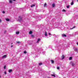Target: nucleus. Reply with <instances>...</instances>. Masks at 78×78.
Returning a JSON list of instances; mask_svg holds the SVG:
<instances>
[{"label":"nucleus","mask_w":78,"mask_h":78,"mask_svg":"<svg viewBox=\"0 0 78 78\" xmlns=\"http://www.w3.org/2000/svg\"><path fill=\"white\" fill-rule=\"evenodd\" d=\"M22 20V17L20 16H19V18L18 19V20L19 21H20Z\"/></svg>","instance_id":"nucleus-1"},{"label":"nucleus","mask_w":78,"mask_h":78,"mask_svg":"<svg viewBox=\"0 0 78 78\" xmlns=\"http://www.w3.org/2000/svg\"><path fill=\"white\" fill-rule=\"evenodd\" d=\"M61 58L62 59H64V58H65V56H64V55H62V56L61 57Z\"/></svg>","instance_id":"nucleus-2"},{"label":"nucleus","mask_w":78,"mask_h":78,"mask_svg":"<svg viewBox=\"0 0 78 78\" xmlns=\"http://www.w3.org/2000/svg\"><path fill=\"white\" fill-rule=\"evenodd\" d=\"M12 69H10L9 70V73H11V72H12Z\"/></svg>","instance_id":"nucleus-3"},{"label":"nucleus","mask_w":78,"mask_h":78,"mask_svg":"<svg viewBox=\"0 0 78 78\" xmlns=\"http://www.w3.org/2000/svg\"><path fill=\"white\" fill-rule=\"evenodd\" d=\"M33 34V31H29V34Z\"/></svg>","instance_id":"nucleus-4"},{"label":"nucleus","mask_w":78,"mask_h":78,"mask_svg":"<svg viewBox=\"0 0 78 78\" xmlns=\"http://www.w3.org/2000/svg\"><path fill=\"white\" fill-rule=\"evenodd\" d=\"M7 56V55H5L2 57V58H6Z\"/></svg>","instance_id":"nucleus-5"},{"label":"nucleus","mask_w":78,"mask_h":78,"mask_svg":"<svg viewBox=\"0 0 78 78\" xmlns=\"http://www.w3.org/2000/svg\"><path fill=\"white\" fill-rule=\"evenodd\" d=\"M74 3L73 2V1L72 0V2L71 3V5H73Z\"/></svg>","instance_id":"nucleus-6"},{"label":"nucleus","mask_w":78,"mask_h":78,"mask_svg":"<svg viewBox=\"0 0 78 78\" xmlns=\"http://www.w3.org/2000/svg\"><path fill=\"white\" fill-rule=\"evenodd\" d=\"M52 7H53V8H54V7H55V4H52Z\"/></svg>","instance_id":"nucleus-7"},{"label":"nucleus","mask_w":78,"mask_h":78,"mask_svg":"<svg viewBox=\"0 0 78 78\" xmlns=\"http://www.w3.org/2000/svg\"><path fill=\"white\" fill-rule=\"evenodd\" d=\"M62 36H63V37H67V35H66V34H62Z\"/></svg>","instance_id":"nucleus-8"},{"label":"nucleus","mask_w":78,"mask_h":78,"mask_svg":"<svg viewBox=\"0 0 78 78\" xmlns=\"http://www.w3.org/2000/svg\"><path fill=\"white\" fill-rule=\"evenodd\" d=\"M19 33H20L19 32V31H17L16 32V34H19Z\"/></svg>","instance_id":"nucleus-9"},{"label":"nucleus","mask_w":78,"mask_h":78,"mask_svg":"<svg viewBox=\"0 0 78 78\" xmlns=\"http://www.w3.org/2000/svg\"><path fill=\"white\" fill-rule=\"evenodd\" d=\"M6 20L7 21V22H8L9 21V19H6Z\"/></svg>","instance_id":"nucleus-10"},{"label":"nucleus","mask_w":78,"mask_h":78,"mask_svg":"<svg viewBox=\"0 0 78 78\" xmlns=\"http://www.w3.org/2000/svg\"><path fill=\"white\" fill-rule=\"evenodd\" d=\"M31 37H32V38H33L34 37V35H31Z\"/></svg>","instance_id":"nucleus-11"},{"label":"nucleus","mask_w":78,"mask_h":78,"mask_svg":"<svg viewBox=\"0 0 78 78\" xmlns=\"http://www.w3.org/2000/svg\"><path fill=\"white\" fill-rule=\"evenodd\" d=\"M39 66H41V65H42V63H40L39 64Z\"/></svg>","instance_id":"nucleus-12"},{"label":"nucleus","mask_w":78,"mask_h":78,"mask_svg":"<svg viewBox=\"0 0 78 78\" xmlns=\"http://www.w3.org/2000/svg\"><path fill=\"white\" fill-rule=\"evenodd\" d=\"M9 2L10 3H12V0H9Z\"/></svg>","instance_id":"nucleus-13"},{"label":"nucleus","mask_w":78,"mask_h":78,"mask_svg":"<svg viewBox=\"0 0 78 78\" xmlns=\"http://www.w3.org/2000/svg\"><path fill=\"white\" fill-rule=\"evenodd\" d=\"M40 41H41V39L40 38H38L37 39V42H39Z\"/></svg>","instance_id":"nucleus-14"},{"label":"nucleus","mask_w":78,"mask_h":78,"mask_svg":"<svg viewBox=\"0 0 78 78\" xmlns=\"http://www.w3.org/2000/svg\"><path fill=\"white\" fill-rule=\"evenodd\" d=\"M45 36H47V32H45Z\"/></svg>","instance_id":"nucleus-15"},{"label":"nucleus","mask_w":78,"mask_h":78,"mask_svg":"<svg viewBox=\"0 0 78 78\" xmlns=\"http://www.w3.org/2000/svg\"><path fill=\"white\" fill-rule=\"evenodd\" d=\"M51 63H52V64H53L54 63V61H53V60H51Z\"/></svg>","instance_id":"nucleus-16"},{"label":"nucleus","mask_w":78,"mask_h":78,"mask_svg":"<svg viewBox=\"0 0 78 78\" xmlns=\"http://www.w3.org/2000/svg\"><path fill=\"white\" fill-rule=\"evenodd\" d=\"M33 6H35V5L34 4H33V5H32L31 6V7H33Z\"/></svg>","instance_id":"nucleus-17"},{"label":"nucleus","mask_w":78,"mask_h":78,"mask_svg":"<svg viewBox=\"0 0 78 78\" xmlns=\"http://www.w3.org/2000/svg\"><path fill=\"white\" fill-rule=\"evenodd\" d=\"M44 7H45V6H47V4H46V3H45L44 4Z\"/></svg>","instance_id":"nucleus-18"},{"label":"nucleus","mask_w":78,"mask_h":78,"mask_svg":"<svg viewBox=\"0 0 78 78\" xmlns=\"http://www.w3.org/2000/svg\"><path fill=\"white\" fill-rule=\"evenodd\" d=\"M70 6V5H67L66 6V8H69V7Z\"/></svg>","instance_id":"nucleus-19"},{"label":"nucleus","mask_w":78,"mask_h":78,"mask_svg":"<svg viewBox=\"0 0 78 78\" xmlns=\"http://www.w3.org/2000/svg\"><path fill=\"white\" fill-rule=\"evenodd\" d=\"M72 57H70L69 58V60H72Z\"/></svg>","instance_id":"nucleus-20"},{"label":"nucleus","mask_w":78,"mask_h":78,"mask_svg":"<svg viewBox=\"0 0 78 78\" xmlns=\"http://www.w3.org/2000/svg\"><path fill=\"white\" fill-rule=\"evenodd\" d=\"M51 76H54V77H56V76L55 75L52 74L51 75Z\"/></svg>","instance_id":"nucleus-21"},{"label":"nucleus","mask_w":78,"mask_h":78,"mask_svg":"<svg viewBox=\"0 0 78 78\" xmlns=\"http://www.w3.org/2000/svg\"><path fill=\"white\" fill-rule=\"evenodd\" d=\"M76 27L74 26L72 28H71V30H72V29H73V28H76Z\"/></svg>","instance_id":"nucleus-22"},{"label":"nucleus","mask_w":78,"mask_h":78,"mask_svg":"<svg viewBox=\"0 0 78 78\" xmlns=\"http://www.w3.org/2000/svg\"><path fill=\"white\" fill-rule=\"evenodd\" d=\"M24 54H27V51H24Z\"/></svg>","instance_id":"nucleus-23"},{"label":"nucleus","mask_w":78,"mask_h":78,"mask_svg":"<svg viewBox=\"0 0 78 78\" xmlns=\"http://www.w3.org/2000/svg\"><path fill=\"white\" fill-rule=\"evenodd\" d=\"M57 70H59V67H57Z\"/></svg>","instance_id":"nucleus-24"},{"label":"nucleus","mask_w":78,"mask_h":78,"mask_svg":"<svg viewBox=\"0 0 78 78\" xmlns=\"http://www.w3.org/2000/svg\"><path fill=\"white\" fill-rule=\"evenodd\" d=\"M62 11L63 12H66V10H64V9L62 10Z\"/></svg>","instance_id":"nucleus-25"},{"label":"nucleus","mask_w":78,"mask_h":78,"mask_svg":"<svg viewBox=\"0 0 78 78\" xmlns=\"http://www.w3.org/2000/svg\"><path fill=\"white\" fill-rule=\"evenodd\" d=\"M4 73H5V75H6V74H7V73H6V71H5L4 72Z\"/></svg>","instance_id":"nucleus-26"},{"label":"nucleus","mask_w":78,"mask_h":78,"mask_svg":"<svg viewBox=\"0 0 78 78\" xmlns=\"http://www.w3.org/2000/svg\"><path fill=\"white\" fill-rule=\"evenodd\" d=\"M6 66H4V69H6Z\"/></svg>","instance_id":"nucleus-27"},{"label":"nucleus","mask_w":78,"mask_h":78,"mask_svg":"<svg viewBox=\"0 0 78 78\" xmlns=\"http://www.w3.org/2000/svg\"><path fill=\"white\" fill-rule=\"evenodd\" d=\"M16 43H17V44H20V43L19 41H17Z\"/></svg>","instance_id":"nucleus-28"},{"label":"nucleus","mask_w":78,"mask_h":78,"mask_svg":"<svg viewBox=\"0 0 78 78\" xmlns=\"http://www.w3.org/2000/svg\"><path fill=\"white\" fill-rule=\"evenodd\" d=\"M2 13H3V14H4V13H5V11H2Z\"/></svg>","instance_id":"nucleus-29"},{"label":"nucleus","mask_w":78,"mask_h":78,"mask_svg":"<svg viewBox=\"0 0 78 78\" xmlns=\"http://www.w3.org/2000/svg\"><path fill=\"white\" fill-rule=\"evenodd\" d=\"M49 34L50 36L51 35V33H49Z\"/></svg>","instance_id":"nucleus-30"},{"label":"nucleus","mask_w":78,"mask_h":78,"mask_svg":"<svg viewBox=\"0 0 78 78\" xmlns=\"http://www.w3.org/2000/svg\"><path fill=\"white\" fill-rule=\"evenodd\" d=\"M2 22V20H0V22Z\"/></svg>","instance_id":"nucleus-31"},{"label":"nucleus","mask_w":78,"mask_h":78,"mask_svg":"<svg viewBox=\"0 0 78 78\" xmlns=\"http://www.w3.org/2000/svg\"><path fill=\"white\" fill-rule=\"evenodd\" d=\"M72 66H74V64H72Z\"/></svg>","instance_id":"nucleus-32"},{"label":"nucleus","mask_w":78,"mask_h":78,"mask_svg":"<svg viewBox=\"0 0 78 78\" xmlns=\"http://www.w3.org/2000/svg\"><path fill=\"white\" fill-rule=\"evenodd\" d=\"M13 47V46H12H12H11V47Z\"/></svg>","instance_id":"nucleus-33"},{"label":"nucleus","mask_w":78,"mask_h":78,"mask_svg":"<svg viewBox=\"0 0 78 78\" xmlns=\"http://www.w3.org/2000/svg\"><path fill=\"white\" fill-rule=\"evenodd\" d=\"M75 50L76 51V50H77V49H76Z\"/></svg>","instance_id":"nucleus-34"},{"label":"nucleus","mask_w":78,"mask_h":78,"mask_svg":"<svg viewBox=\"0 0 78 78\" xmlns=\"http://www.w3.org/2000/svg\"><path fill=\"white\" fill-rule=\"evenodd\" d=\"M11 44L12 45V44H13V43H12Z\"/></svg>","instance_id":"nucleus-35"},{"label":"nucleus","mask_w":78,"mask_h":78,"mask_svg":"<svg viewBox=\"0 0 78 78\" xmlns=\"http://www.w3.org/2000/svg\"><path fill=\"white\" fill-rule=\"evenodd\" d=\"M13 1H16V0H13Z\"/></svg>","instance_id":"nucleus-36"},{"label":"nucleus","mask_w":78,"mask_h":78,"mask_svg":"<svg viewBox=\"0 0 78 78\" xmlns=\"http://www.w3.org/2000/svg\"><path fill=\"white\" fill-rule=\"evenodd\" d=\"M48 78H51V77H48Z\"/></svg>","instance_id":"nucleus-37"},{"label":"nucleus","mask_w":78,"mask_h":78,"mask_svg":"<svg viewBox=\"0 0 78 78\" xmlns=\"http://www.w3.org/2000/svg\"><path fill=\"white\" fill-rule=\"evenodd\" d=\"M0 78H1V76H0Z\"/></svg>","instance_id":"nucleus-38"},{"label":"nucleus","mask_w":78,"mask_h":78,"mask_svg":"<svg viewBox=\"0 0 78 78\" xmlns=\"http://www.w3.org/2000/svg\"><path fill=\"white\" fill-rule=\"evenodd\" d=\"M6 31H5V32H6Z\"/></svg>","instance_id":"nucleus-39"},{"label":"nucleus","mask_w":78,"mask_h":78,"mask_svg":"<svg viewBox=\"0 0 78 78\" xmlns=\"http://www.w3.org/2000/svg\"><path fill=\"white\" fill-rule=\"evenodd\" d=\"M77 1H78V0H77Z\"/></svg>","instance_id":"nucleus-40"}]
</instances>
